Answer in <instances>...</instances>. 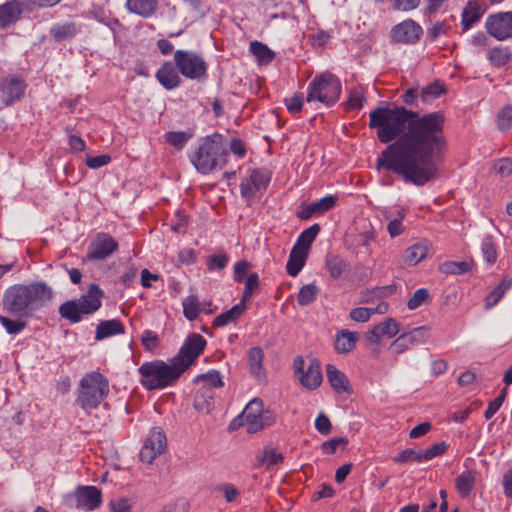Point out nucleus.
<instances>
[{
  "instance_id": "obj_1",
  "label": "nucleus",
  "mask_w": 512,
  "mask_h": 512,
  "mask_svg": "<svg viewBox=\"0 0 512 512\" xmlns=\"http://www.w3.org/2000/svg\"><path fill=\"white\" fill-rule=\"evenodd\" d=\"M369 126L381 143L388 144L377 159L379 169L416 186L436 177L447 146L442 112L420 115L403 106H382L369 113Z\"/></svg>"
},
{
  "instance_id": "obj_2",
  "label": "nucleus",
  "mask_w": 512,
  "mask_h": 512,
  "mask_svg": "<svg viewBox=\"0 0 512 512\" xmlns=\"http://www.w3.org/2000/svg\"><path fill=\"white\" fill-rule=\"evenodd\" d=\"M53 297L52 289L45 283L16 284L3 295L4 308L18 317H30Z\"/></svg>"
},
{
  "instance_id": "obj_3",
  "label": "nucleus",
  "mask_w": 512,
  "mask_h": 512,
  "mask_svg": "<svg viewBox=\"0 0 512 512\" xmlns=\"http://www.w3.org/2000/svg\"><path fill=\"white\" fill-rule=\"evenodd\" d=\"M228 155L222 135L214 133L200 138L195 148L188 154V158L198 173L208 175L217 169H222Z\"/></svg>"
},
{
  "instance_id": "obj_4",
  "label": "nucleus",
  "mask_w": 512,
  "mask_h": 512,
  "mask_svg": "<svg viewBox=\"0 0 512 512\" xmlns=\"http://www.w3.org/2000/svg\"><path fill=\"white\" fill-rule=\"evenodd\" d=\"M110 393L109 380L100 372L85 374L80 380L75 404L86 414L97 409Z\"/></svg>"
},
{
  "instance_id": "obj_5",
  "label": "nucleus",
  "mask_w": 512,
  "mask_h": 512,
  "mask_svg": "<svg viewBox=\"0 0 512 512\" xmlns=\"http://www.w3.org/2000/svg\"><path fill=\"white\" fill-rule=\"evenodd\" d=\"M139 382L148 391L162 390L174 384L181 376V371L171 359L146 361L138 368Z\"/></svg>"
},
{
  "instance_id": "obj_6",
  "label": "nucleus",
  "mask_w": 512,
  "mask_h": 512,
  "mask_svg": "<svg viewBox=\"0 0 512 512\" xmlns=\"http://www.w3.org/2000/svg\"><path fill=\"white\" fill-rule=\"evenodd\" d=\"M103 291L97 284H91L80 298L68 300L60 305L59 314L71 323H78L84 316L95 313L102 305Z\"/></svg>"
},
{
  "instance_id": "obj_7",
  "label": "nucleus",
  "mask_w": 512,
  "mask_h": 512,
  "mask_svg": "<svg viewBox=\"0 0 512 512\" xmlns=\"http://www.w3.org/2000/svg\"><path fill=\"white\" fill-rule=\"evenodd\" d=\"M341 95V82L337 76L324 72L308 84L306 101H318L325 106L334 105Z\"/></svg>"
},
{
  "instance_id": "obj_8",
  "label": "nucleus",
  "mask_w": 512,
  "mask_h": 512,
  "mask_svg": "<svg viewBox=\"0 0 512 512\" xmlns=\"http://www.w3.org/2000/svg\"><path fill=\"white\" fill-rule=\"evenodd\" d=\"M173 59L183 77L198 82L206 79L208 65L199 53L191 50H176Z\"/></svg>"
},
{
  "instance_id": "obj_9",
  "label": "nucleus",
  "mask_w": 512,
  "mask_h": 512,
  "mask_svg": "<svg viewBox=\"0 0 512 512\" xmlns=\"http://www.w3.org/2000/svg\"><path fill=\"white\" fill-rule=\"evenodd\" d=\"M206 346V340L197 333L190 335L180 348L176 357L172 360L183 373L202 354Z\"/></svg>"
},
{
  "instance_id": "obj_10",
  "label": "nucleus",
  "mask_w": 512,
  "mask_h": 512,
  "mask_svg": "<svg viewBox=\"0 0 512 512\" xmlns=\"http://www.w3.org/2000/svg\"><path fill=\"white\" fill-rule=\"evenodd\" d=\"M485 28L498 41L512 40V12H498L486 18Z\"/></svg>"
},
{
  "instance_id": "obj_11",
  "label": "nucleus",
  "mask_w": 512,
  "mask_h": 512,
  "mask_svg": "<svg viewBox=\"0 0 512 512\" xmlns=\"http://www.w3.org/2000/svg\"><path fill=\"white\" fill-rule=\"evenodd\" d=\"M271 180V173L268 169H253L246 179L240 184L241 196L246 200H252L258 192L266 190Z\"/></svg>"
},
{
  "instance_id": "obj_12",
  "label": "nucleus",
  "mask_w": 512,
  "mask_h": 512,
  "mask_svg": "<svg viewBox=\"0 0 512 512\" xmlns=\"http://www.w3.org/2000/svg\"><path fill=\"white\" fill-rule=\"evenodd\" d=\"M117 250V241L108 233L101 232L88 245L87 258L93 261L105 260Z\"/></svg>"
},
{
  "instance_id": "obj_13",
  "label": "nucleus",
  "mask_w": 512,
  "mask_h": 512,
  "mask_svg": "<svg viewBox=\"0 0 512 512\" xmlns=\"http://www.w3.org/2000/svg\"><path fill=\"white\" fill-rule=\"evenodd\" d=\"M166 436L160 428H153L140 450V460L151 464L166 448Z\"/></svg>"
},
{
  "instance_id": "obj_14",
  "label": "nucleus",
  "mask_w": 512,
  "mask_h": 512,
  "mask_svg": "<svg viewBox=\"0 0 512 512\" xmlns=\"http://www.w3.org/2000/svg\"><path fill=\"white\" fill-rule=\"evenodd\" d=\"M423 33L422 27L411 19L402 21L391 30L393 41L412 44L419 40Z\"/></svg>"
},
{
  "instance_id": "obj_15",
  "label": "nucleus",
  "mask_w": 512,
  "mask_h": 512,
  "mask_svg": "<svg viewBox=\"0 0 512 512\" xmlns=\"http://www.w3.org/2000/svg\"><path fill=\"white\" fill-rule=\"evenodd\" d=\"M26 90L25 81L18 76L4 77L0 82L1 98L7 105L18 101Z\"/></svg>"
},
{
  "instance_id": "obj_16",
  "label": "nucleus",
  "mask_w": 512,
  "mask_h": 512,
  "mask_svg": "<svg viewBox=\"0 0 512 512\" xmlns=\"http://www.w3.org/2000/svg\"><path fill=\"white\" fill-rule=\"evenodd\" d=\"M77 506L87 511H93L101 505V491L95 486H80L73 494Z\"/></svg>"
},
{
  "instance_id": "obj_17",
  "label": "nucleus",
  "mask_w": 512,
  "mask_h": 512,
  "mask_svg": "<svg viewBox=\"0 0 512 512\" xmlns=\"http://www.w3.org/2000/svg\"><path fill=\"white\" fill-rule=\"evenodd\" d=\"M242 420L249 432H256L263 426V403L260 399L251 400L242 412Z\"/></svg>"
},
{
  "instance_id": "obj_18",
  "label": "nucleus",
  "mask_w": 512,
  "mask_h": 512,
  "mask_svg": "<svg viewBox=\"0 0 512 512\" xmlns=\"http://www.w3.org/2000/svg\"><path fill=\"white\" fill-rule=\"evenodd\" d=\"M179 74L175 62L165 61L157 70L155 77L166 90H174L182 83Z\"/></svg>"
},
{
  "instance_id": "obj_19",
  "label": "nucleus",
  "mask_w": 512,
  "mask_h": 512,
  "mask_svg": "<svg viewBox=\"0 0 512 512\" xmlns=\"http://www.w3.org/2000/svg\"><path fill=\"white\" fill-rule=\"evenodd\" d=\"M24 9L19 0L7 1L0 5V28H7L19 20Z\"/></svg>"
},
{
  "instance_id": "obj_20",
  "label": "nucleus",
  "mask_w": 512,
  "mask_h": 512,
  "mask_svg": "<svg viewBox=\"0 0 512 512\" xmlns=\"http://www.w3.org/2000/svg\"><path fill=\"white\" fill-rule=\"evenodd\" d=\"M430 249L431 244L428 240H420L405 249L403 260L405 264L415 266L428 256Z\"/></svg>"
},
{
  "instance_id": "obj_21",
  "label": "nucleus",
  "mask_w": 512,
  "mask_h": 512,
  "mask_svg": "<svg viewBox=\"0 0 512 512\" xmlns=\"http://www.w3.org/2000/svg\"><path fill=\"white\" fill-rule=\"evenodd\" d=\"M264 352L256 346L252 347L248 351V368L250 374L258 381H264L266 379V369L263 365Z\"/></svg>"
},
{
  "instance_id": "obj_22",
  "label": "nucleus",
  "mask_w": 512,
  "mask_h": 512,
  "mask_svg": "<svg viewBox=\"0 0 512 512\" xmlns=\"http://www.w3.org/2000/svg\"><path fill=\"white\" fill-rule=\"evenodd\" d=\"M327 379L333 390L337 393H351L352 388L346 375L334 365L326 366Z\"/></svg>"
},
{
  "instance_id": "obj_23",
  "label": "nucleus",
  "mask_w": 512,
  "mask_h": 512,
  "mask_svg": "<svg viewBox=\"0 0 512 512\" xmlns=\"http://www.w3.org/2000/svg\"><path fill=\"white\" fill-rule=\"evenodd\" d=\"M247 310V305L239 302L233 305L227 311L222 312L213 320V327H224L229 324H235L238 320L243 316L245 311Z\"/></svg>"
},
{
  "instance_id": "obj_24",
  "label": "nucleus",
  "mask_w": 512,
  "mask_h": 512,
  "mask_svg": "<svg viewBox=\"0 0 512 512\" xmlns=\"http://www.w3.org/2000/svg\"><path fill=\"white\" fill-rule=\"evenodd\" d=\"M125 332L123 323L119 319H110L101 321L95 331V339L97 341L120 335Z\"/></svg>"
},
{
  "instance_id": "obj_25",
  "label": "nucleus",
  "mask_w": 512,
  "mask_h": 512,
  "mask_svg": "<svg viewBox=\"0 0 512 512\" xmlns=\"http://www.w3.org/2000/svg\"><path fill=\"white\" fill-rule=\"evenodd\" d=\"M301 384L310 390L316 389L322 382L320 365L312 360L305 371L299 376Z\"/></svg>"
},
{
  "instance_id": "obj_26",
  "label": "nucleus",
  "mask_w": 512,
  "mask_h": 512,
  "mask_svg": "<svg viewBox=\"0 0 512 512\" xmlns=\"http://www.w3.org/2000/svg\"><path fill=\"white\" fill-rule=\"evenodd\" d=\"M205 303H201L198 297L194 294L188 295L182 300L183 315L189 321H194L198 318L201 312L211 314L214 310H206L204 307Z\"/></svg>"
},
{
  "instance_id": "obj_27",
  "label": "nucleus",
  "mask_w": 512,
  "mask_h": 512,
  "mask_svg": "<svg viewBox=\"0 0 512 512\" xmlns=\"http://www.w3.org/2000/svg\"><path fill=\"white\" fill-rule=\"evenodd\" d=\"M359 339L357 332L341 330L336 334L334 347L338 353L346 354L352 351Z\"/></svg>"
},
{
  "instance_id": "obj_28",
  "label": "nucleus",
  "mask_w": 512,
  "mask_h": 512,
  "mask_svg": "<svg viewBox=\"0 0 512 512\" xmlns=\"http://www.w3.org/2000/svg\"><path fill=\"white\" fill-rule=\"evenodd\" d=\"M484 10L477 2H469L462 12V30L463 32L471 29L482 17Z\"/></svg>"
},
{
  "instance_id": "obj_29",
  "label": "nucleus",
  "mask_w": 512,
  "mask_h": 512,
  "mask_svg": "<svg viewBox=\"0 0 512 512\" xmlns=\"http://www.w3.org/2000/svg\"><path fill=\"white\" fill-rule=\"evenodd\" d=\"M157 0H126V8L143 18L151 17L157 10Z\"/></svg>"
},
{
  "instance_id": "obj_30",
  "label": "nucleus",
  "mask_w": 512,
  "mask_h": 512,
  "mask_svg": "<svg viewBox=\"0 0 512 512\" xmlns=\"http://www.w3.org/2000/svg\"><path fill=\"white\" fill-rule=\"evenodd\" d=\"M307 256L308 252L293 246L286 263V270L288 275L291 277H296L303 269Z\"/></svg>"
},
{
  "instance_id": "obj_31",
  "label": "nucleus",
  "mask_w": 512,
  "mask_h": 512,
  "mask_svg": "<svg viewBox=\"0 0 512 512\" xmlns=\"http://www.w3.org/2000/svg\"><path fill=\"white\" fill-rule=\"evenodd\" d=\"M283 459V454L273 447H265L264 450L257 456L258 464L265 466L267 469H273L282 463Z\"/></svg>"
},
{
  "instance_id": "obj_32",
  "label": "nucleus",
  "mask_w": 512,
  "mask_h": 512,
  "mask_svg": "<svg viewBox=\"0 0 512 512\" xmlns=\"http://www.w3.org/2000/svg\"><path fill=\"white\" fill-rule=\"evenodd\" d=\"M250 52L260 65L270 64L275 57V53L267 45L258 41L250 43Z\"/></svg>"
},
{
  "instance_id": "obj_33",
  "label": "nucleus",
  "mask_w": 512,
  "mask_h": 512,
  "mask_svg": "<svg viewBox=\"0 0 512 512\" xmlns=\"http://www.w3.org/2000/svg\"><path fill=\"white\" fill-rule=\"evenodd\" d=\"M475 476L471 471H464L457 476L455 485L457 492L462 498L467 497L474 488Z\"/></svg>"
},
{
  "instance_id": "obj_34",
  "label": "nucleus",
  "mask_w": 512,
  "mask_h": 512,
  "mask_svg": "<svg viewBox=\"0 0 512 512\" xmlns=\"http://www.w3.org/2000/svg\"><path fill=\"white\" fill-rule=\"evenodd\" d=\"M320 231L319 224H313L309 228L305 229L301 232V234L298 236L296 243L294 244L295 247H298L299 249H302L306 252H309V249L316 239L318 233Z\"/></svg>"
},
{
  "instance_id": "obj_35",
  "label": "nucleus",
  "mask_w": 512,
  "mask_h": 512,
  "mask_svg": "<svg viewBox=\"0 0 512 512\" xmlns=\"http://www.w3.org/2000/svg\"><path fill=\"white\" fill-rule=\"evenodd\" d=\"M325 265L333 279H338L347 269L346 261L338 255L328 254Z\"/></svg>"
},
{
  "instance_id": "obj_36",
  "label": "nucleus",
  "mask_w": 512,
  "mask_h": 512,
  "mask_svg": "<svg viewBox=\"0 0 512 512\" xmlns=\"http://www.w3.org/2000/svg\"><path fill=\"white\" fill-rule=\"evenodd\" d=\"M400 330L398 322L393 318H387L382 323L375 325L373 327V335L377 338V336H386L388 338H392L398 334Z\"/></svg>"
},
{
  "instance_id": "obj_37",
  "label": "nucleus",
  "mask_w": 512,
  "mask_h": 512,
  "mask_svg": "<svg viewBox=\"0 0 512 512\" xmlns=\"http://www.w3.org/2000/svg\"><path fill=\"white\" fill-rule=\"evenodd\" d=\"M191 137L192 134L186 131H169L164 135L165 141L177 150H182Z\"/></svg>"
},
{
  "instance_id": "obj_38",
  "label": "nucleus",
  "mask_w": 512,
  "mask_h": 512,
  "mask_svg": "<svg viewBox=\"0 0 512 512\" xmlns=\"http://www.w3.org/2000/svg\"><path fill=\"white\" fill-rule=\"evenodd\" d=\"M403 334L405 337H407V341L409 344H411L412 347L425 344L430 337L429 328L425 326L414 328L411 331Z\"/></svg>"
},
{
  "instance_id": "obj_39",
  "label": "nucleus",
  "mask_w": 512,
  "mask_h": 512,
  "mask_svg": "<svg viewBox=\"0 0 512 512\" xmlns=\"http://www.w3.org/2000/svg\"><path fill=\"white\" fill-rule=\"evenodd\" d=\"M423 450L405 449L393 457V461L398 464H405L409 462H425L423 458Z\"/></svg>"
},
{
  "instance_id": "obj_40",
  "label": "nucleus",
  "mask_w": 512,
  "mask_h": 512,
  "mask_svg": "<svg viewBox=\"0 0 512 512\" xmlns=\"http://www.w3.org/2000/svg\"><path fill=\"white\" fill-rule=\"evenodd\" d=\"M319 289L315 284H306L299 290L297 301L300 306H306L316 300Z\"/></svg>"
},
{
  "instance_id": "obj_41",
  "label": "nucleus",
  "mask_w": 512,
  "mask_h": 512,
  "mask_svg": "<svg viewBox=\"0 0 512 512\" xmlns=\"http://www.w3.org/2000/svg\"><path fill=\"white\" fill-rule=\"evenodd\" d=\"M488 59L495 66H504L511 59V53L505 47H495L488 52Z\"/></svg>"
},
{
  "instance_id": "obj_42",
  "label": "nucleus",
  "mask_w": 512,
  "mask_h": 512,
  "mask_svg": "<svg viewBox=\"0 0 512 512\" xmlns=\"http://www.w3.org/2000/svg\"><path fill=\"white\" fill-rule=\"evenodd\" d=\"M444 93L442 85L434 82L422 88L420 98L423 103H431Z\"/></svg>"
},
{
  "instance_id": "obj_43",
  "label": "nucleus",
  "mask_w": 512,
  "mask_h": 512,
  "mask_svg": "<svg viewBox=\"0 0 512 512\" xmlns=\"http://www.w3.org/2000/svg\"><path fill=\"white\" fill-rule=\"evenodd\" d=\"M481 252L485 262L494 264L497 259L496 244L492 237L487 236L481 242Z\"/></svg>"
},
{
  "instance_id": "obj_44",
  "label": "nucleus",
  "mask_w": 512,
  "mask_h": 512,
  "mask_svg": "<svg viewBox=\"0 0 512 512\" xmlns=\"http://www.w3.org/2000/svg\"><path fill=\"white\" fill-rule=\"evenodd\" d=\"M77 33V29L73 23H65L56 25L51 28V35L57 41H62L73 37Z\"/></svg>"
},
{
  "instance_id": "obj_45",
  "label": "nucleus",
  "mask_w": 512,
  "mask_h": 512,
  "mask_svg": "<svg viewBox=\"0 0 512 512\" xmlns=\"http://www.w3.org/2000/svg\"><path fill=\"white\" fill-rule=\"evenodd\" d=\"M511 287V281H502L486 297V306H495L504 296L505 292Z\"/></svg>"
},
{
  "instance_id": "obj_46",
  "label": "nucleus",
  "mask_w": 512,
  "mask_h": 512,
  "mask_svg": "<svg viewBox=\"0 0 512 512\" xmlns=\"http://www.w3.org/2000/svg\"><path fill=\"white\" fill-rule=\"evenodd\" d=\"M259 288V277L256 273L250 274L246 281L240 302L247 305L253 293Z\"/></svg>"
},
{
  "instance_id": "obj_47",
  "label": "nucleus",
  "mask_w": 512,
  "mask_h": 512,
  "mask_svg": "<svg viewBox=\"0 0 512 512\" xmlns=\"http://www.w3.org/2000/svg\"><path fill=\"white\" fill-rule=\"evenodd\" d=\"M337 200V195H327L317 201L312 202L316 210L317 216L322 215L327 211L331 210L336 205Z\"/></svg>"
},
{
  "instance_id": "obj_48",
  "label": "nucleus",
  "mask_w": 512,
  "mask_h": 512,
  "mask_svg": "<svg viewBox=\"0 0 512 512\" xmlns=\"http://www.w3.org/2000/svg\"><path fill=\"white\" fill-rule=\"evenodd\" d=\"M197 381H201L208 388H219L223 386L220 373L215 370H210L205 374L199 375Z\"/></svg>"
},
{
  "instance_id": "obj_49",
  "label": "nucleus",
  "mask_w": 512,
  "mask_h": 512,
  "mask_svg": "<svg viewBox=\"0 0 512 512\" xmlns=\"http://www.w3.org/2000/svg\"><path fill=\"white\" fill-rule=\"evenodd\" d=\"M405 217L404 210L398 211V214L395 218L390 219L387 224V230L390 237L395 238L401 235L404 232V226L402 224V220Z\"/></svg>"
},
{
  "instance_id": "obj_50",
  "label": "nucleus",
  "mask_w": 512,
  "mask_h": 512,
  "mask_svg": "<svg viewBox=\"0 0 512 512\" xmlns=\"http://www.w3.org/2000/svg\"><path fill=\"white\" fill-rule=\"evenodd\" d=\"M0 324L8 334L16 335L21 333L26 327V323L19 320H12L6 316H0Z\"/></svg>"
},
{
  "instance_id": "obj_51",
  "label": "nucleus",
  "mask_w": 512,
  "mask_h": 512,
  "mask_svg": "<svg viewBox=\"0 0 512 512\" xmlns=\"http://www.w3.org/2000/svg\"><path fill=\"white\" fill-rule=\"evenodd\" d=\"M498 128L501 131H508L512 128V107L506 106L500 110L497 116Z\"/></svg>"
},
{
  "instance_id": "obj_52",
  "label": "nucleus",
  "mask_w": 512,
  "mask_h": 512,
  "mask_svg": "<svg viewBox=\"0 0 512 512\" xmlns=\"http://www.w3.org/2000/svg\"><path fill=\"white\" fill-rule=\"evenodd\" d=\"M470 265L465 262L447 261L441 265V271L448 274H462L469 270Z\"/></svg>"
},
{
  "instance_id": "obj_53",
  "label": "nucleus",
  "mask_w": 512,
  "mask_h": 512,
  "mask_svg": "<svg viewBox=\"0 0 512 512\" xmlns=\"http://www.w3.org/2000/svg\"><path fill=\"white\" fill-rule=\"evenodd\" d=\"M429 298V291L425 288L417 289L408 300L407 306L410 310H415L424 304Z\"/></svg>"
},
{
  "instance_id": "obj_54",
  "label": "nucleus",
  "mask_w": 512,
  "mask_h": 512,
  "mask_svg": "<svg viewBox=\"0 0 512 512\" xmlns=\"http://www.w3.org/2000/svg\"><path fill=\"white\" fill-rule=\"evenodd\" d=\"M448 448L449 444L445 441H441L439 443L434 444L430 448L423 450V458L425 459V461L432 460L433 458H436L446 453Z\"/></svg>"
},
{
  "instance_id": "obj_55",
  "label": "nucleus",
  "mask_w": 512,
  "mask_h": 512,
  "mask_svg": "<svg viewBox=\"0 0 512 512\" xmlns=\"http://www.w3.org/2000/svg\"><path fill=\"white\" fill-rule=\"evenodd\" d=\"M111 512H132L131 500L125 497H117L109 503Z\"/></svg>"
},
{
  "instance_id": "obj_56",
  "label": "nucleus",
  "mask_w": 512,
  "mask_h": 512,
  "mask_svg": "<svg viewBox=\"0 0 512 512\" xmlns=\"http://www.w3.org/2000/svg\"><path fill=\"white\" fill-rule=\"evenodd\" d=\"M228 260L229 258L226 254H214L209 258L207 268L210 271L222 270L227 266Z\"/></svg>"
},
{
  "instance_id": "obj_57",
  "label": "nucleus",
  "mask_w": 512,
  "mask_h": 512,
  "mask_svg": "<svg viewBox=\"0 0 512 512\" xmlns=\"http://www.w3.org/2000/svg\"><path fill=\"white\" fill-rule=\"evenodd\" d=\"M111 162V157L107 154L97 155V156H87L86 157V165L90 169H98L103 166L108 165Z\"/></svg>"
},
{
  "instance_id": "obj_58",
  "label": "nucleus",
  "mask_w": 512,
  "mask_h": 512,
  "mask_svg": "<svg viewBox=\"0 0 512 512\" xmlns=\"http://www.w3.org/2000/svg\"><path fill=\"white\" fill-rule=\"evenodd\" d=\"M217 490L222 492L226 502L228 503L236 501L240 496L239 491L230 483H224L218 486Z\"/></svg>"
},
{
  "instance_id": "obj_59",
  "label": "nucleus",
  "mask_w": 512,
  "mask_h": 512,
  "mask_svg": "<svg viewBox=\"0 0 512 512\" xmlns=\"http://www.w3.org/2000/svg\"><path fill=\"white\" fill-rule=\"evenodd\" d=\"M350 318L355 322H366L372 316V310L370 307H358L354 308L349 313Z\"/></svg>"
},
{
  "instance_id": "obj_60",
  "label": "nucleus",
  "mask_w": 512,
  "mask_h": 512,
  "mask_svg": "<svg viewBox=\"0 0 512 512\" xmlns=\"http://www.w3.org/2000/svg\"><path fill=\"white\" fill-rule=\"evenodd\" d=\"M141 342L145 350L153 351L157 347L158 336L155 332L151 330H145L141 337Z\"/></svg>"
},
{
  "instance_id": "obj_61",
  "label": "nucleus",
  "mask_w": 512,
  "mask_h": 512,
  "mask_svg": "<svg viewBox=\"0 0 512 512\" xmlns=\"http://www.w3.org/2000/svg\"><path fill=\"white\" fill-rule=\"evenodd\" d=\"M411 347V344L407 341V337H405L404 334H401L391 343L389 348L394 354H402Z\"/></svg>"
},
{
  "instance_id": "obj_62",
  "label": "nucleus",
  "mask_w": 512,
  "mask_h": 512,
  "mask_svg": "<svg viewBox=\"0 0 512 512\" xmlns=\"http://www.w3.org/2000/svg\"><path fill=\"white\" fill-rule=\"evenodd\" d=\"M304 100L302 95H294L285 99V105L289 113L297 114L302 110Z\"/></svg>"
},
{
  "instance_id": "obj_63",
  "label": "nucleus",
  "mask_w": 512,
  "mask_h": 512,
  "mask_svg": "<svg viewBox=\"0 0 512 512\" xmlns=\"http://www.w3.org/2000/svg\"><path fill=\"white\" fill-rule=\"evenodd\" d=\"M315 429L322 435L329 434L331 430V422L324 413H320L317 416L315 420Z\"/></svg>"
},
{
  "instance_id": "obj_64",
  "label": "nucleus",
  "mask_w": 512,
  "mask_h": 512,
  "mask_svg": "<svg viewBox=\"0 0 512 512\" xmlns=\"http://www.w3.org/2000/svg\"><path fill=\"white\" fill-rule=\"evenodd\" d=\"M495 171L502 177H507L512 174V160L508 158L500 159L494 166Z\"/></svg>"
}]
</instances>
